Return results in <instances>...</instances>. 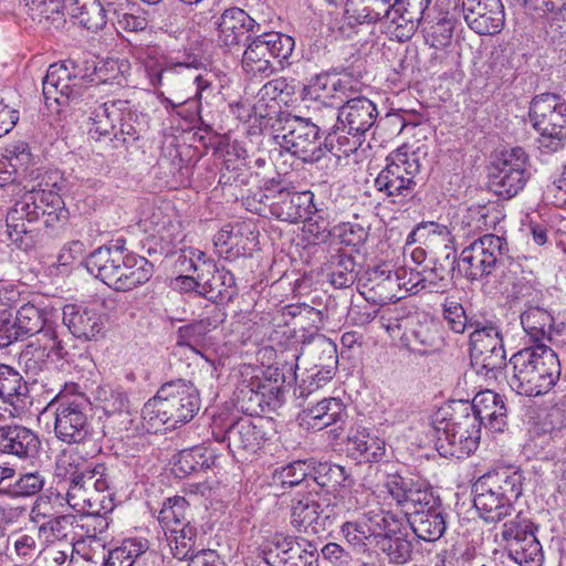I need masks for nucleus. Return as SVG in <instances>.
<instances>
[{"label": "nucleus", "mask_w": 566, "mask_h": 566, "mask_svg": "<svg viewBox=\"0 0 566 566\" xmlns=\"http://www.w3.org/2000/svg\"><path fill=\"white\" fill-rule=\"evenodd\" d=\"M113 70H119L116 61L107 62ZM103 67L94 63H77L66 60L62 63L51 64L42 81V93L48 107L60 111V107H70L87 113L91 120L88 134L94 139L109 138L116 129L118 119L126 114L127 101H108L96 106L94 104V90L101 83H107L109 77L103 75ZM112 83L120 85L123 74L118 71L111 77Z\"/></svg>", "instance_id": "1"}, {"label": "nucleus", "mask_w": 566, "mask_h": 566, "mask_svg": "<svg viewBox=\"0 0 566 566\" xmlns=\"http://www.w3.org/2000/svg\"><path fill=\"white\" fill-rule=\"evenodd\" d=\"M467 398L450 399L432 416L434 446L443 458L462 459L474 452L481 438V421Z\"/></svg>", "instance_id": "2"}, {"label": "nucleus", "mask_w": 566, "mask_h": 566, "mask_svg": "<svg viewBox=\"0 0 566 566\" xmlns=\"http://www.w3.org/2000/svg\"><path fill=\"white\" fill-rule=\"evenodd\" d=\"M67 481L66 503L80 513H111L114 491L111 472L104 463L80 465L69 462L64 470Z\"/></svg>", "instance_id": "3"}, {"label": "nucleus", "mask_w": 566, "mask_h": 566, "mask_svg": "<svg viewBox=\"0 0 566 566\" xmlns=\"http://www.w3.org/2000/svg\"><path fill=\"white\" fill-rule=\"evenodd\" d=\"M523 476L518 471L488 472L473 484V504L486 523H501L515 512L514 503L522 494Z\"/></svg>", "instance_id": "4"}, {"label": "nucleus", "mask_w": 566, "mask_h": 566, "mask_svg": "<svg viewBox=\"0 0 566 566\" xmlns=\"http://www.w3.org/2000/svg\"><path fill=\"white\" fill-rule=\"evenodd\" d=\"M20 340L39 335L21 352L20 358L29 369H41L48 359H61L66 355L63 342L60 339L56 327L46 323L42 310L33 304H23L13 319Z\"/></svg>", "instance_id": "5"}, {"label": "nucleus", "mask_w": 566, "mask_h": 566, "mask_svg": "<svg viewBox=\"0 0 566 566\" xmlns=\"http://www.w3.org/2000/svg\"><path fill=\"white\" fill-rule=\"evenodd\" d=\"M273 128L275 144L304 163H316L327 151L334 150L332 138L321 142L318 124H314L312 118L287 114L280 117Z\"/></svg>", "instance_id": "6"}, {"label": "nucleus", "mask_w": 566, "mask_h": 566, "mask_svg": "<svg viewBox=\"0 0 566 566\" xmlns=\"http://www.w3.org/2000/svg\"><path fill=\"white\" fill-rule=\"evenodd\" d=\"M386 161L374 186L388 202L405 206L416 193L417 177L420 172L419 159L415 154L398 150L391 153Z\"/></svg>", "instance_id": "7"}, {"label": "nucleus", "mask_w": 566, "mask_h": 566, "mask_svg": "<svg viewBox=\"0 0 566 566\" xmlns=\"http://www.w3.org/2000/svg\"><path fill=\"white\" fill-rule=\"evenodd\" d=\"M157 395L149 399L142 410L144 420L154 431L175 429L190 421L200 409L198 391H177L165 397Z\"/></svg>", "instance_id": "8"}, {"label": "nucleus", "mask_w": 566, "mask_h": 566, "mask_svg": "<svg viewBox=\"0 0 566 566\" xmlns=\"http://www.w3.org/2000/svg\"><path fill=\"white\" fill-rule=\"evenodd\" d=\"M470 358L473 371L486 379H496L502 374L506 354L503 337L499 327L493 323H478L470 335Z\"/></svg>", "instance_id": "9"}, {"label": "nucleus", "mask_w": 566, "mask_h": 566, "mask_svg": "<svg viewBox=\"0 0 566 566\" xmlns=\"http://www.w3.org/2000/svg\"><path fill=\"white\" fill-rule=\"evenodd\" d=\"M510 363L513 380L510 387L532 384L536 377L548 378L547 386H555L559 376V361L555 352L545 344H536L515 353Z\"/></svg>", "instance_id": "10"}, {"label": "nucleus", "mask_w": 566, "mask_h": 566, "mask_svg": "<svg viewBox=\"0 0 566 566\" xmlns=\"http://www.w3.org/2000/svg\"><path fill=\"white\" fill-rule=\"evenodd\" d=\"M342 513L336 496L329 492L319 494H302L291 501V524L298 531L318 534L332 526Z\"/></svg>", "instance_id": "11"}, {"label": "nucleus", "mask_w": 566, "mask_h": 566, "mask_svg": "<svg viewBox=\"0 0 566 566\" xmlns=\"http://www.w3.org/2000/svg\"><path fill=\"white\" fill-rule=\"evenodd\" d=\"M506 251L504 238L485 234L462 250L457 261L458 269L469 280H480L495 270Z\"/></svg>", "instance_id": "12"}, {"label": "nucleus", "mask_w": 566, "mask_h": 566, "mask_svg": "<svg viewBox=\"0 0 566 566\" xmlns=\"http://www.w3.org/2000/svg\"><path fill=\"white\" fill-rule=\"evenodd\" d=\"M527 166L528 157L523 148L515 147L502 153L490 175V188L503 199L515 197L530 177Z\"/></svg>", "instance_id": "13"}, {"label": "nucleus", "mask_w": 566, "mask_h": 566, "mask_svg": "<svg viewBox=\"0 0 566 566\" xmlns=\"http://www.w3.org/2000/svg\"><path fill=\"white\" fill-rule=\"evenodd\" d=\"M61 398L55 411L54 432L59 440L72 443L84 442L90 433L85 409L90 401L81 391H70Z\"/></svg>", "instance_id": "14"}, {"label": "nucleus", "mask_w": 566, "mask_h": 566, "mask_svg": "<svg viewBox=\"0 0 566 566\" xmlns=\"http://www.w3.org/2000/svg\"><path fill=\"white\" fill-rule=\"evenodd\" d=\"M318 549L315 544L290 536H275L263 559L269 566H318Z\"/></svg>", "instance_id": "15"}, {"label": "nucleus", "mask_w": 566, "mask_h": 566, "mask_svg": "<svg viewBox=\"0 0 566 566\" xmlns=\"http://www.w3.org/2000/svg\"><path fill=\"white\" fill-rule=\"evenodd\" d=\"M454 12L462 15L468 27L480 35H493L502 31L505 21L502 0H461Z\"/></svg>", "instance_id": "16"}, {"label": "nucleus", "mask_w": 566, "mask_h": 566, "mask_svg": "<svg viewBox=\"0 0 566 566\" xmlns=\"http://www.w3.org/2000/svg\"><path fill=\"white\" fill-rule=\"evenodd\" d=\"M534 128L543 136L562 140L566 137V103L556 94L535 96L530 107Z\"/></svg>", "instance_id": "17"}, {"label": "nucleus", "mask_w": 566, "mask_h": 566, "mask_svg": "<svg viewBox=\"0 0 566 566\" xmlns=\"http://www.w3.org/2000/svg\"><path fill=\"white\" fill-rule=\"evenodd\" d=\"M387 489L408 517L411 513H420L421 510L432 507L441 501L432 486L419 478L391 476L387 482Z\"/></svg>", "instance_id": "18"}, {"label": "nucleus", "mask_w": 566, "mask_h": 566, "mask_svg": "<svg viewBox=\"0 0 566 566\" xmlns=\"http://www.w3.org/2000/svg\"><path fill=\"white\" fill-rule=\"evenodd\" d=\"M357 94L345 97L338 107V129L349 136H364L374 126L378 116L376 105Z\"/></svg>", "instance_id": "19"}, {"label": "nucleus", "mask_w": 566, "mask_h": 566, "mask_svg": "<svg viewBox=\"0 0 566 566\" xmlns=\"http://www.w3.org/2000/svg\"><path fill=\"white\" fill-rule=\"evenodd\" d=\"M430 0H392L382 19L399 42L409 40L416 32Z\"/></svg>", "instance_id": "20"}, {"label": "nucleus", "mask_w": 566, "mask_h": 566, "mask_svg": "<svg viewBox=\"0 0 566 566\" xmlns=\"http://www.w3.org/2000/svg\"><path fill=\"white\" fill-rule=\"evenodd\" d=\"M146 75L154 87L163 85L164 77L178 75L196 85V98L200 102L206 93L212 92V81L208 74L198 73L197 69L186 63L167 64L158 60L148 59L144 63Z\"/></svg>", "instance_id": "21"}, {"label": "nucleus", "mask_w": 566, "mask_h": 566, "mask_svg": "<svg viewBox=\"0 0 566 566\" xmlns=\"http://www.w3.org/2000/svg\"><path fill=\"white\" fill-rule=\"evenodd\" d=\"M402 338L408 349L419 355L434 354L444 344L438 324L423 313L411 315Z\"/></svg>", "instance_id": "22"}, {"label": "nucleus", "mask_w": 566, "mask_h": 566, "mask_svg": "<svg viewBox=\"0 0 566 566\" xmlns=\"http://www.w3.org/2000/svg\"><path fill=\"white\" fill-rule=\"evenodd\" d=\"M216 25L219 43L229 50L239 48L241 42L250 39L251 33L260 31V24L237 7L224 10Z\"/></svg>", "instance_id": "23"}, {"label": "nucleus", "mask_w": 566, "mask_h": 566, "mask_svg": "<svg viewBox=\"0 0 566 566\" xmlns=\"http://www.w3.org/2000/svg\"><path fill=\"white\" fill-rule=\"evenodd\" d=\"M46 209L38 203L36 192L27 191L7 214V230L10 240L17 245L24 243V237L31 232L28 224L45 216Z\"/></svg>", "instance_id": "24"}, {"label": "nucleus", "mask_w": 566, "mask_h": 566, "mask_svg": "<svg viewBox=\"0 0 566 566\" xmlns=\"http://www.w3.org/2000/svg\"><path fill=\"white\" fill-rule=\"evenodd\" d=\"M41 450L36 432L21 424L0 426V452L20 460H33Z\"/></svg>", "instance_id": "25"}, {"label": "nucleus", "mask_w": 566, "mask_h": 566, "mask_svg": "<svg viewBox=\"0 0 566 566\" xmlns=\"http://www.w3.org/2000/svg\"><path fill=\"white\" fill-rule=\"evenodd\" d=\"M116 266L117 274L112 281L111 289L117 292H128L145 283L153 276L154 266L144 256L123 249L122 261Z\"/></svg>", "instance_id": "26"}, {"label": "nucleus", "mask_w": 566, "mask_h": 566, "mask_svg": "<svg viewBox=\"0 0 566 566\" xmlns=\"http://www.w3.org/2000/svg\"><path fill=\"white\" fill-rule=\"evenodd\" d=\"M406 275L407 271L405 269L395 272L381 268L367 271L366 281L363 284L369 294L367 298L379 304L401 298L402 296L398 295V291L407 285V283L401 282Z\"/></svg>", "instance_id": "27"}, {"label": "nucleus", "mask_w": 566, "mask_h": 566, "mask_svg": "<svg viewBox=\"0 0 566 566\" xmlns=\"http://www.w3.org/2000/svg\"><path fill=\"white\" fill-rule=\"evenodd\" d=\"M199 295L218 303L230 301L235 294V279L226 269H218L213 261H203L199 273Z\"/></svg>", "instance_id": "28"}, {"label": "nucleus", "mask_w": 566, "mask_h": 566, "mask_svg": "<svg viewBox=\"0 0 566 566\" xmlns=\"http://www.w3.org/2000/svg\"><path fill=\"white\" fill-rule=\"evenodd\" d=\"M164 533L171 555L178 560H191L206 551L199 530L193 523H184Z\"/></svg>", "instance_id": "29"}, {"label": "nucleus", "mask_w": 566, "mask_h": 566, "mask_svg": "<svg viewBox=\"0 0 566 566\" xmlns=\"http://www.w3.org/2000/svg\"><path fill=\"white\" fill-rule=\"evenodd\" d=\"M280 201L273 203L272 212L282 221L297 223L317 211L313 202L314 195L311 191H280Z\"/></svg>", "instance_id": "30"}, {"label": "nucleus", "mask_w": 566, "mask_h": 566, "mask_svg": "<svg viewBox=\"0 0 566 566\" xmlns=\"http://www.w3.org/2000/svg\"><path fill=\"white\" fill-rule=\"evenodd\" d=\"M63 324L77 338L92 339L103 328L101 314L93 308L76 304H67L63 307Z\"/></svg>", "instance_id": "31"}, {"label": "nucleus", "mask_w": 566, "mask_h": 566, "mask_svg": "<svg viewBox=\"0 0 566 566\" xmlns=\"http://www.w3.org/2000/svg\"><path fill=\"white\" fill-rule=\"evenodd\" d=\"M408 523L415 535L426 542L439 539L447 530L446 513L441 501L432 507L413 512L408 517Z\"/></svg>", "instance_id": "32"}, {"label": "nucleus", "mask_w": 566, "mask_h": 566, "mask_svg": "<svg viewBox=\"0 0 566 566\" xmlns=\"http://www.w3.org/2000/svg\"><path fill=\"white\" fill-rule=\"evenodd\" d=\"M38 187V189L32 188L31 191L36 192L38 203L46 209L45 216H48V220L45 222L49 223L66 218V211L63 207L64 202L60 195V191L64 188L60 174H46Z\"/></svg>", "instance_id": "33"}, {"label": "nucleus", "mask_w": 566, "mask_h": 566, "mask_svg": "<svg viewBox=\"0 0 566 566\" xmlns=\"http://www.w3.org/2000/svg\"><path fill=\"white\" fill-rule=\"evenodd\" d=\"M470 403L475 405L472 412L478 416L481 422L488 419V426L492 431H504L507 424L506 407L500 394L496 391H478Z\"/></svg>", "instance_id": "34"}, {"label": "nucleus", "mask_w": 566, "mask_h": 566, "mask_svg": "<svg viewBox=\"0 0 566 566\" xmlns=\"http://www.w3.org/2000/svg\"><path fill=\"white\" fill-rule=\"evenodd\" d=\"M122 245H104L94 250L85 261V268L96 279L111 287L112 281L118 273L116 266L120 265Z\"/></svg>", "instance_id": "35"}, {"label": "nucleus", "mask_w": 566, "mask_h": 566, "mask_svg": "<svg viewBox=\"0 0 566 566\" xmlns=\"http://www.w3.org/2000/svg\"><path fill=\"white\" fill-rule=\"evenodd\" d=\"M63 8L70 17L88 31L96 32L106 24V8L98 0H65Z\"/></svg>", "instance_id": "36"}, {"label": "nucleus", "mask_w": 566, "mask_h": 566, "mask_svg": "<svg viewBox=\"0 0 566 566\" xmlns=\"http://www.w3.org/2000/svg\"><path fill=\"white\" fill-rule=\"evenodd\" d=\"M226 439L233 452L255 453L264 443L263 431L250 420L234 422L227 431Z\"/></svg>", "instance_id": "37"}, {"label": "nucleus", "mask_w": 566, "mask_h": 566, "mask_svg": "<svg viewBox=\"0 0 566 566\" xmlns=\"http://www.w3.org/2000/svg\"><path fill=\"white\" fill-rule=\"evenodd\" d=\"M502 524L494 534L496 543L502 545L506 552L526 541V537L534 536L537 526L522 512H514L513 515L501 522Z\"/></svg>", "instance_id": "38"}, {"label": "nucleus", "mask_w": 566, "mask_h": 566, "mask_svg": "<svg viewBox=\"0 0 566 566\" xmlns=\"http://www.w3.org/2000/svg\"><path fill=\"white\" fill-rule=\"evenodd\" d=\"M308 91L315 94V98L331 97L335 104L339 105L345 97H350L359 90L357 83L350 77L337 78L328 74H318L311 81Z\"/></svg>", "instance_id": "39"}, {"label": "nucleus", "mask_w": 566, "mask_h": 566, "mask_svg": "<svg viewBox=\"0 0 566 566\" xmlns=\"http://www.w3.org/2000/svg\"><path fill=\"white\" fill-rule=\"evenodd\" d=\"M352 454L360 462H379L385 455L386 444L378 436L366 428H358L348 437Z\"/></svg>", "instance_id": "40"}, {"label": "nucleus", "mask_w": 566, "mask_h": 566, "mask_svg": "<svg viewBox=\"0 0 566 566\" xmlns=\"http://www.w3.org/2000/svg\"><path fill=\"white\" fill-rule=\"evenodd\" d=\"M242 69L251 76L269 77L275 71L268 48L260 34L247 45L241 60Z\"/></svg>", "instance_id": "41"}, {"label": "nucleus", "mask_w": 566, "mask_h": 566, "mask_svg": "<svg viewBox=\"0 0 566 566\" xmlns=\"http://www.w3.org/2000/svg\"><path fill=\"white\" fill-rule=\"evenodd\" d=\"M553 321L551 313L538 306H531L521 314V324L535 345L552 339Z\"/></svg>", "instance_id": "42"}, {"label": "nucleus", "mask_w": 566, "mask_h": 566, "mask_svg": "<svg viewBox=\"0 0 566 566\" xmlns=\"http://www.w3.org/2000/svg\"><path fill=\"white\" fill-rule=\"evenodd\" d=\"M146 542L126 539L119 547L101 557L102 566H143L146 554Z\"/></svg>", "instance_id": "43"}, {"label": "nucleus", "mask_w": 566, "mask_h": 566, "mask_svg": "<svg viewBox=\"0 0 566 566\" xmlns=\"http://www.w3.org/2000/svg\"><path fill=\"white\" fill-rule=\"evenodd\" d=\"M504 217L502 209L494 202L473 205L467 210L463 223L470 231H488L495 229Z\"/></svg>", "instance_id": "44"}, {"label": "nucleus", "mask_w": 566, "mask_h": 566, "mask_svg": "<svg viewBox=\"0 0 566 566\" xmlns=\"http://www.w3.org/2000/svg\"><path fill=\"white\" fill-rule=\"evenodd\" d=\"M392 0H347L346 14L357 23H376L389 9Z\"/></svg>", "instance_id": "45"}, {"label": "nucleus", "mask_w": 566, "mask_h": 566, "mask_svg": "<svg viewBox=\"0 0 566 566\" xmlns=\"http://www.w3.org/2000/svg\"><path fill=\"white\" fill-rule=\"evenodd\" d=\"M190 504L184 496H172L164 501L161 509L158 512L157 520L164 531L184 525V523H191Z\"/></svg>", "instance_id": "46"}, {"label": "nucleus", "mask_w": 566, "mask_h": 566, "mask_svg": "<svg viewBox=\"0 0 566 566\" xmlns=\"http://www.w3.org/2000/svg\"><path fill=\"white\" fill-rule=\"evenodd\" d=\"M355 261L352 256L337 253L331 256L327 263L328 276L332 285L336 289L349 287L357 277Z\"/></svg>", "instance_id": "47"}, {"label": "nucleus", "mask_w": 566, "mask_h": 566, "mask_svg": "<svg viewBox=\"0 0 566 566\" xmlns=\"http://www.w3.org/2000/svg\"><path fill=\"white\" fill-rule=\"evenodd\" d=\"M377 544L386 554L390 564L405 565L412 558L413 545L405 533L381 536Z\"/></svg>", "instance_id": "48"}, {"label": "nucleus", "mask_w": 566, "mask_h": 566, "mask_svg": "<svg viewBox=\"0 0 566 566\" xmlns=\"http://www.w3.org/2000/svg\"><path fill=\"white\" fill-rule=\"evenodd\" d=\"M28 14L44 27H59L63 22L61 0H24Z\"/></svg>", "instance_id": "49"}, {"label": "nucleus", "mask_w": 566, "mask_h": 566, "mask_svg": "<svg viewBox=\"0 0 566 566\" xmlns=\"http://www.w3.org/2000/svg\"><path fill=\"white\" fill-rule=\"evenodd\" d=\"M75 521L73 514H54L36 527L38 538L46 544L66 539Z\"/></svg>", "instance_id": "50"}, {"label": "nucleus", "mask_w": 566, "mask_h": 566, "mask_svg": "<svg viewBox=\"0 0 566 566\" xmlns=\"http://www.w3.org/2000/svg\"><path fill=\"white\" fill-rule=\"evenodd\" d=\"M450 270L442 263L434 262L432 268H426L422 272H416L417 281L412 283L410 290L417 292L426 290L430 293L442 292L448 286V275Z\"/></svg>", "instance_id": "51"}, {"label": "nucleus", "mask_w": 566, "mask_h": 566, "mask_svg": "<svg viewBox=\"0 0 566 566\" xmlns=\"http://www.w3.org/2000/svg\"><path fill=\"white\" fill-rule=\"evenodd\" d=\"M507 556L520 566H543L544 563L543 547L536 535L526 537L518 545L515 543Z\"/></svg>", "instance_id": "52"}, {"label": "nucleus", "mask_w": 566, "mask_h": 566, "mask_svg": "<svg viewBox=\"0 0 566 566\" xmlns=\"http://www.w3.org/2000/svg\"><path fill=\"white\" fill-rule=\"evenodd\" d=\"M310 476L321 486L336 490L347 480L345 468L328 462H314L312 460Z\"/></svg>", "instance_id": "53"}, {"label": "nucleus", "mask_w": 566, "mask_h": 566, "mask_svg": "<svg viewBox=\"0 0 566 566\" xmlns=\"http://www.w3.org/2000/svg\"><path fill=\"white\" fill-rule=\"evenodd\" d=\"M216 327L217 323L210 318H202L191 324L180 326L177 331L176 345L196 350V346L201 344L206 335Z\"/></svg>", "instance_id": "54"}, {"label": "nucleus", "mask_w": 566, "mask_h": 566, "mask_svg": "<svg viewBox=\"0 0 566 566\" xmlns=\"http://www.w3.org/2000/svg\"><path fill=\"white\" fill-rule=\"evenodd\" d=\"M312 460H297L273 473V481L282 486H296L310 476Z\"/></svg>", "instance_id": "55"}, {"label": "nucleus", "mask_w": 566, "mask_h": 566, "mask_svg": "<svg viewBox=\"0 0 566 566\" xmlns=\"http://www.w3.org/2000/svg\"><path fill=\"white\" fill-rule=\"evenodd\" d=\"M418 238L420 243L427 248L443 247L446 250L450 249L449 244L452 241L451 232L447 226L433 221L421 222L417 226Z\"/></svg>", "instance_id": "56"}, {"label": "nucleus", "mask_w": 566, "mask_h": 566, "mask_svg": "<svg viewBox=\"0 0 566 566\" xmlns=\"http://www.w3.org/2000/svg\"><path fill=\"white\" fill-rule=\"evenodd\" d=\"M268 48L270 57L279 59L280 62L287 61L295 48V41L292 36L281 32H265L260 34Z\"/></svg>", "instance_id": "57"}, {"label": "nucleus", "mask_w": 566, "mask_h": 566, "mask_svg": "<svg viewBox=\"0 0 566 566\" xmlns=\"http://www.w3.org/2000/svg\"><path fill=\"white\" fill-rule=\"evenodd\" d=\"M136 117L127 105L126 114L123 115V118L118 119L116 129L109 139L114 148L127 147L133 142L139 139V130L135 125Z\"/></svg>", "instance_id": "58"}, {"label": "nucleus", "mask_w": 566, "mask_h": 566, "mask_svg": "<svg viewBox=\"0 0 566 566\" xmlns=\"http://www.w3.org/2000/svg\"><path fill=\"white\" fill-rule=\"evenodd\" d=\"M211 463L212 461L205 455L202 448H193L181 451L175 467L178 472L189 475L198 471L208 470Z\"/></svg>", "instance_id": "59"}, {"label": "nucleus", "mask_w": 566, "mask_h": 566, "mask_svg": "<svg viewBox=\"0 0 566 566\" xmlns=\"http://www.w3.org/2000/svg\"><path fill=\"white\" fill-rule=\"evenodd\" d=\"M263 391H232L230 409H235L249 416H259L263 412Z\"/></svg>", "instance_id": "60"}, {"label": "nucleus", "mask_w": 566, "mask_h": 566, "mask_svg": "<svg viewBox=\"0 0 566 566\" xmlns=\"http://www.w3.org/2000/svg\"><path fill=\"white\" fill-rule=\"evenodd\" d=\"M442 311L444 321L454 333H463L468 325H476L469 322L462 304L453 298H446L442 304Z\"/></svg>", "instance_id": "61"}, {"label": "nucleus", "mask_w": 566, "mask_h": 566, "mask_svg": "<svg viewBox=\"0 0 566 566\" xmlns=\"http://www.w3.org/2000/svg\"><path fill=\"white\" fill-rule=\"evenodd\" d=\"M2 161H6V167L11 168L12 175L19 169H25L31 161V154L29 146L24 142L14 143L6 148Z\"/></svg>", "instance_id": "62"}, {"label": "nucleus", "mask_w": 566, "mask_h": 566, "mask_svg": "<svg viewBox=\"0 0 566 566\" xmlns=\"http://www.w3.org/2000/svg\"><path fill=\"white\" fill-rule=\"evenodd\" d=\"M368 233L359 226L350 222L340 223L333 228V237L337 238L340 243L348 247H358L367 239Z\"/></svg>", "instance_id": "63"}, {"label": "nucleus", "mask_w": 566, "mask_h": 566, "mask_svg": "<svg viewBox=\"0 0 566 566\" xmlns=\"http://www.w3.org/2000/svg\"><path fill=\"white\" fill-rule=\"evenodd\" d=\"M45 480L39 472L22 474L12 485V493L15 496H32L38 494L44 486Z\"/></svg>", "instance_id": "64"}]
</instances>
